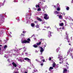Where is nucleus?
<instances>
[{
	"label": "nucleus",
	"mask_w": 73,
	"mask_h": 73,
	"mask_svg": "<svg viewBox=\"0 0 73 73\" xmlns=\"http://www.w3.org/2000/svg\"><path fill=\"white\" fill-rule=\"evenodd\" d=\"M66 9L67 11H69V7H67Z\"/></svg>",
	"instance_id": "nucleus-25"
},
{
	"label": "nucleus",
	"mask_w": 73,
	"mask_h": 73,
	"mask_svg": "<svg viewBox=\"0 0 73 73\" xmlns=\"http://www.w3.org/2000/svg\"><path fill=\"white\" fill-rule=\"evenodd\" d=\"M63 15L64 16H65V13L63 14Z\"/></svg>",
	"instance_id": "nucleus-48"
},
{
	"label": "nucleus",
	"mask_w": 73,
	"mask_h": 73,
	"mask_svg": "<svg viewBox=\"0 0 73 73\" xmlns=\"http://www.w3.org/2000/svg\"><path fill=\"white\" fill-rule=\"evenodd\" d=\"M40 52H43L44 51V49H43V48H42V47H40Z\"/></svg>",
	"instance_id": "nucleus-12"
},
{
	"label": "nucleus",
	"mask_w": 73,
	"mask_h": 73,
	"mask_svg": "<svg viewBox=\"0 0 73 73\" xmlns=\"http://www.w3.org/2000/svg\"><path fill=\"white\" fill-rule=\"evenodd\" d=\"M34 39H36V38H35Z\"/></svg>",
	"instance_id": "nucleus-61"
},
{
	"label": "nucleus",
	"mask_w": 73,
	"mask_h": 73,
	"mask_svg": "<svg viewBox=\"0 0 73 73\" xmlns=\"http://www.w3.org/2000/svg\"><path fill=\"white\" fill-rule=\"evenodd\" d=\"M1 50V48L0 47V50Z\"/></svg>",
	"instance_id": "nucleus-56"
},
{
	"label": "nucleus",
	"mask_w": 73,
	"mask_h": 73,
	"mask_svg": "<svg viewBox=\"0 0 73 73\" xmlns=\"http://www.w3.org/2000/svg\"><path fill=\"white\" fill-rule=\"evenodd\" d=\"M59 60L60 61L61 60V59H60Z\"/></svg>",
	"instance_id": "nucleus-57"
},
{
	"label": "nucleus",
	"mask_w": 73,
	"mask_h": 73,
	"mask_svg": "<svg viewBox=\"0 0 73 73\" xmlns=\"http://www.w3.org/2000/svg\"><path fill=\"white\" fill-rule=\"evenodd\" d=\"M69 45H71V44H70V43H69Z\"/></svg>",
	"instance_id": "nucleus-46"
},
{
	"label": "nucleus",
	"mask_w": 73,
	"mask_h": 73,
	"mask_svg": "<svg viewBox=\"0 0 73 73\" xmlns=\"http://www.w3.org/2000/svg\"><path fill=\"white\" fill-rule=\"evenodd\" d=\"M24 73H27V72H25Z\"/></svg>",
	"instance_id": "nucleus-49"
},
{
	"label": "nucleus",
	"mask_w": 73,
	"mask_h": 73,
	"mask_svg": "<svg viewBox=\"0 0 73 73\" xmlns=\"http://www.w3.org/2000/svg\"><path fill=\"white\" fill-rule=\"evenodd\" d=\"M64 29V27H62V29H63H63Z\"/></svg>",
	"instance_id": "nucleus-43"
},
{
	"label": "nucleus",
	"mask_w": 73,
	"mask_h": 73,
	"mask_svg": "<svg viewBox=\"0 0 73 73\" xmlns=\"http://www.w3.org/2000/svg\"><path fill=\"white\" fill-rule=\"evenodd\" d=\"M41 42H39L38 43H37L36 44V45H41Z\"/></svg>",
	"instance_id": "nucleus-16"
},
{
	"label": "nucleus",
	"mask_w": 73,
	"mask_h": 73,
	"mask_svg": "<svg viewBox=\"0 0 73 73\" xmlns=\"http://www.w3.org/2000/svg\"><path fill=\"white\" fill-rule=\"evenodd\" d=\"M43 58H44V57L43 56L41 57L40 58V60H42L41 61H42V62H45V59H44L42 60L43 59Z\"/></svg>",
	"instance_id": "nucleus-7"
},
{
	"label": "nucleus",
	"mask_w": 73,
	"mask_h": 73,
	"mask_svg": "<svg viewBox=\"0 0 73 73\" xmlns=\"http://www.w3.org/2000/svg\"><path fill=\"white\" fill-rule=\"evenodd\" d=\"M23 33H24H24H25V32H24V31H23Z\"/></svg>",
	"instance_id": "nucleus-42"
},
{
	"label": "nucleus",
	"mask_w": 73,
	"mask_h": 73,
	"mask_svg": "<svg viewBox=\"0 0 73 73\" xmlns=\"http://www.w3.org/2000/svg\"><path fill=\"white\" fill-rule=\"evenodd\" d=\"M62 17V15H61L59 16V19H61Z\"/></svg>",
	"instance_id": "nucleus-17"
},
{
	"label": "nucleus",
	"mask_w": 73,
	"mask_h": 73,
	"mask_svg": "<svg viewBox=\"0 0 73 73\" xmlns=\"http://www.w3.org/2000/svg\"><path fill=\"white\" fill-rule=\"evenodd\" d=\"M39 3H40V4H43V2H39Z\"/></svg>",
	"instance_id": "nucleus-34"
},
{
	"label": "nucleus",
	"mask_w": 73,
	"mask_h": 73,
	"mask_svg": "<svg viewBox=\"0 0 73 73\" xmlns=\"http://www.w3.org/2000/svg\"><path fill=\"white\" fill-rule=\"evenodd\" d=\"M52 60V58H50L49 60Z\"/></svg>",
	"instance_id": "nucleus-41"
},
{
	"label": "nucleus",
	"mask_w": 73,
	"mask_h": 73,
	"mask_svg": "<svg viewBox=\"0 0 73 73\" xmlns=\"http://www.w3.org/2000/svg\"><path fill=\"white\" fill-rule=\"evenodd\" d=\"M66 65H69L68 64V62H66Z\"/></svg>",
	"instance_id": "nucleus-44"
},
{
	"label": "nucleus",
	"mask_w": 73,
	"mask_h": 73,
	"mask_svg": "<svg viewBox=\"0 0 73 73\" xmlns=\"http://www.w3.org/2000/svg\"><path fill=\"white\" fill-rule=\"evenodd\" d=\"M35 9H36V8H35Z\"/></svg>",
	"instance_id": "nucleus-62"
},
{
	"label": "nucleus",
	"mask_w": 73,
	"mask_h": 73,
	"mask_svg": "<svg viewBox=\"0 0 73 73\" xmlns=\"http://www.w3.org/2000/svg\"><path fill=\"white\" fill-rule=\"evenodd\" d=\"M53 69V67H50L49 69V70L50 71H51V69Z\"/></svg>",
	"instance_id": "nucleus-18"
},
{
	"label": "nucleus",
	"mask_w": 73,
	"mask_h": 73,
	"mask_svg": "<svg viewBox=\"0 0 73 73\" xmlns=\"http://www.w3.org/2000/svg\"><path fill=\"white\" fill-rule=\"evenodd\" d=\"M52 34V32L50 31H49L48 33V37L49 38H50V36H52V35H51V34Z\"/></svg>",
	"instance_id": "nucleus-5"
},
{
	"label": "nucleus",
	"mask_w": 73,
	"mask_h": 73,
	"mask_svg": "<svg viewBox=\"0 0 73 73\" xmlns=\"http://www.w3.org/2000/svg\"><path fill=\"white\" fill-rule=\"evenodd\" d=\"M58 58H60V57H58Z\"/></svg>",
	"instance_id": "nucleus-59"
},
{
	"label": "nucleus",
	"mask_w": 73,
	"mask_h": 73,
	"mask_svg": "<svg viewBox=\"0 0 73 73\" xmlns=\"http://www.w3.org/2000/svg\"><path fill=\"white\" fill-rule=\"evenodd\" d=\"M43 65H44V64L42 63L40 64V65H41V66H42Z\"/></svg>",
	"instance_id": "nucleus-39"
},
{
	"label": "nucleus",
	"mask_w": 73,
	"mask_h": 73,
	"mask_svg": "<svg viewBox=\"0 0 73 73\" xmlns=\"http://www.w3.org/2000/svg\"><path fill=\"white\" fill-rule=\"evenodd\" d=\"M28 41H29V42H30V41H31V39H30V38H28L27 39V40Z\"/></svg>",
	"instance_id": "nucleus-27"
},
{
	"label": "nucleus",
	"mask_w": 73,
	"mask_h": 73,
	"mask_svg": "<svg viewBox=\"0 0 73 73\" xmlns=\"http://www.w3.org/2000/svg\"><path fill=\"white\" fill-rule=\"evenodd\" d=\"M55 65H56V64H55L54 63L52 64L53 67H54H54H55Z\"/></svg>",
	"instance_id": "nucleus-20"
},
{
	"label": "nucleus",
	"mask_w": 73,
	"mask_h": 73,
	"mask_svg": "<svg viewBox=\"0 0 73 73\" xmlns=\"http://www.w3.org/2000/svg\"><path fill=\"white\" fill-rule=\"evenodd\" d=\"M19 61H20V62H22V60H21V59H20L19 60Z\"/></svg>",
	"instance_id": "nucleus-37"
},
{
	"label": "nucleus",
	"mask_w": 73,
	"mask_h": 73,
	"mask_svg": "<svg viewBox=\"0 0 73 73\" xmlns=\"http://www.w3.org/2000/svg\"><path fill=\"white\" fill-rule=\"evenodd\" d=\"M44 16H45L44 17H46L47 16H48V15L46 14H45Z\"/></svg>",
	"instance_id": "nucleus-32"
},
{
	"label": "nucleus",
	"mask_w": 73,
	"mask_h": 73,
	"mask_svg": "<svg viewBox=\"0 0 73 73\" xmlns=\"http://www.w3.org/2000/svg\"><path fill=\"white\" fill-rule=\"evenodd\" d=\"M44 19H45V20H48V19H49V16L44 17Z\"/></svg>",
	"instance_id": "nucleus-10"
},
{
	"label": "nucleus",
	"mask_w": 73,
	"mask_h": 73,
	"mask_svg": "<svg viewBox=\"0 0 73 73\" xmlns=\"http://www.w3.org/2000/svg\"><path fill=\"white\" fill-rule=\"evenodd\" d=\"M36 8H37V7H38V8H39L40 7V6L39 5H36Z\"/></svg>",
	"instance_id": "nucleus-26"
},
{
	"label": "nucleus",
	"mask_w": 73,
	"mask_h": 73,
	"mask_svg": "<svg viewBox=\"0 0 73 73\" xmlns=\"http://www.w3.org/2000/svg\"><path fill=\"white\" fill-rule=\"evenodd\" d=\"M66 67L67 69H69V67H68V66H66Z\"/></svg>",
	"instance_id": "nucleus-38"
},
{
	"label": "nucleus",
	"mask_w": 73,
	"mask_h": 73,
	"mask_svg": "<svg viewBox=\"0 0 73 73\" xmlns=\"http://www.w3.org/2000/svg\"><path fill=\"white\" fill-rule=\"evenodd\" d=\"M0 46H2V45H0Z\"/></svg>",
	"instance_id": "nucleus-52"
},
{
	"label": "nucleus",
	"mask_w": 73,
	"mask_h": 73,
	"mask_svg": "<svg viewBox=\"0 0 73 73\" xmlns=\"http://www.w3.org/2000/svg\"><path fill=\"white\" fill-rule=\"evenodd\" d=\"M24 48H25V47H23V49H24Z\"/></svg>",
	"instance_id": "nucleus-51"
},
{
	"label": "nucleus",
	"mask_w": 73,
	"mask_h": 73,
	"mask_svg": "<svg viewBox=\"0 0 73 73\" xmlns=\"http://www.w3.org/2000/svg\"><path fill=\"white\" fill-rule=\"evenodd\" d=\"M54 13L55 14V15H57V14L58 15V14H59V12L57 11H54Z\"/></svg>",
	"instance_id": "nucleus-11"
},
{
	"label": "nucleus",
	"mask_w": 73,
	"mask_h": 73,
	"mask_svg": "<svg viewBox=\"0 0 73 73\" xmlns=\"http://www.w3.org/2000/svg\"><path fill=\"white\" fill-rule=\"evenodd\" d=\"M58 8H57V11H60V8L58 7Z\"/></svg>",
	"instance_id": "nucleus-24"
},
{
	"label": "nucleus",
	"mask_w": 73,
	"mask_h": 73,
	"mask_svg": "<svg viewBox=\"0 0 73 73\" xmlns=\"http://www.w3.org/2000/svg\"><path fill=\"white\" fill-rule=\"evenodd\" d=\"M64 39H67V40H68V42H70V39H69L68 35H65L64 37Z\"/></svg>",
	"instance_id": "nucleus-2"
},
{
	"label": "nucleus",
	"mask_w": 73,
	"mask_h": 73,
	"mask_svg": "<svg viewBox=\"0 0 73 73\" xmlns=\"http://www.w3.org/2000/svg\"><path fill=\"white\" fill-rule=\"evenodd\" d=\"M73 48H71L70 49L68 50V51L67 53L68 54H69V53L70 54L72 53V52L73 51Z\"/></svg>",
	"instance_id": "nucleus-1"
},
{
	"label": "nucleus",
	"mask_w": 73,
	"mask_h": 73,
	"mask_svg": "<svg viewBox=\"0 0 73 73\" xmlns=\"http://www.w3.org/2000/svg\"><path fill=\"white\" fill-rule=\"evenodd\" d=\"M35 26V24L31 23V26L32 27H34Z\"/></svg>",
	"instance_id": "nucleus-15"
},
{
	"label": "nucleus",
	"mask_w": 73,
	"mask_h": 73,
	"mask_svg": "<svg viewBox=\"0 0 73 73\" xmlns=\"http://www.w3.org/2000/svg\"><path fill=\"white\" fill-rule=\"evenodd\" d=\"M34 23H38V22L37 21H34Z\"/></svg>",
	"instance_id": "nucleus-36"
},
{
	"label": "nucleus",
	"mask_w": 73,
	"mask_h": 73,
	"mask_svg": "<svg viewBox=\"0 0 73 73\" xmlns=\"http://www.w3.org/2000/svg\"><path fill=\"white\" fill-rule=\"evenodd\" d=\"M41 8H38V9L37 10V11H41Z\"/></svg>",
	"instance_id": "nucleus-23"
},
{
	"label": "nucleus",
	"mask_w": 73,
	"mask_h": 73,
	"mask_svg": "<svg viewBox=\"0 0 73 73\" xmlns=\"http://www.w3.org/2000/svg\"><path fill=\"white\" fill-rule=\"evenodd\" d=\"M60 64H61V62H60Z\"/></svg>",
	"instance_id": "nucleus-58"
},
{
	"label": "nucleus",
	"mask_w": 73,
	"mask_h": 73,
	"mask_svg": "<svg viewBox=\"0 0 73 73\" xmlns=\"http://www.w3.org/2000/svg\"><path fill=\"white\" fill-rule=\"evenodd\" d=\"M15 73H19V72H15Z\"/></svg>",
	"instance_id": "nucleus-55"
},
{
	"label": "nucleus",
	"mask_w": 73,
	"mask_h": 73,
	"mask_svg": "<svg viewBox=\"0 0 73 73\" xmlns=\"http://www.w3.org/2000/svg\"><path fill=\"white\" fill-rule=\"evenodd\" d=\"M3 6L4 5V4L3 3H0V7H1V6Z\"/></svg>",
	"instance_id": "nucleus-21"
},
{
	"label": "nucleus",
	"mask_w": 73,
	"mask_h": 73,
	"mask_svg": "<svg viewBox=\"0 0 73 73\" xmlns=\"http://www.w3.org/2000/svg\"><path fill=\"white\" fill-rule=\"evenodd\" d=\"M27 43H29V42L28 41L26 40H23L22 42H21V43L22 44H24L25 43H27Z\"/></svg>",
	"instance_id": "nucleus-3"
},
{
	"label": "nucleus",
	"mask_w": 73,
	"mask_h": 73,
	"mask_svg": "<svg viewBox=\"0 0 73 73\" xmlns=\"http://www.w3.org/2000/svg\"><path fill=\"white\" fill-rule=\"evenodd\" d=\"M64 25V23H60L59 24V26L60 27H62Z\"/></svg>",
	"instance_id": "nucleus-13"
},
{
	"label": "nucleus",
	"mask_w": 73,
	"mask_h": 73,
	"mask_svg": "<svg viewBox=\"0 0 73 73\" xmlns=\"http://www.w3.org/2000/svg\"><path fill=\"white\" fill-rule=\"evenodd\" d=\"M60 29H62V27H60Z\"/></svg>",
	"instance_id": "nucleus-47"
},
{
	"label": "nucleus",
	"mask_w": 73,
	"mask_h": 73,
	"mask_svg": "<svg viewBox=\"0 0 73 73\" xmlns=\"http://www.w3.org/2000/svg\"><path fill=\"white\" fill-rule=\"evenodd\" d=\"M66 60H67V59H66Z\"/></svg>",
	"instance_id": "nucleus-64"
},
{
	"label": "nucleus",
	"mask_w": 73,
	"mask_h": 73,
	"mask_svg": "<svg viewBox=\"0 0 73 73\" xmlns=\"http://www.w3.org/2000/svg\"><path fill=\"white\" fill-rule=\"evenodd\" d=\"M25 60H27L28 61V62H30L31 61V59H29L28 58H25Z\"/></svg>",
	"instance_id": "nucleus-8"
},
{
	"label": "nucleus",
	"mask_w": 73,
	"mask_h": 73,
	"mask_svg": "<svg viewBox=\"0 0 73 73\" xmlns=\"http://www.w3.org/2000/svg\"><path fill=\"white\" fill-rule=\"evenodd\" d=\"M67 71L68 70H67V69L64 68L63 71V73H67Z\"/></svg>",
	"instance_id": "nucleus-4"
},
{
	"label": "nucleus",
	"mask_w": 73,
	"mask_h": 73,
	"mask_svg": "<svg viewBox=\"0 0 73 73\" xmlns=\"http://www.w3.org/2000/svg\"><path fill=\"white\" fill-rule=\"evenodd\" d=\"M64 59H65V58L64 57Z\"/></svg>",
	"instance_id": "nucleus-60"
},
{
	"label": "nucleus",
	"mask_w": 73,
	"mask_h": 73,
	"mask_svg": "<svg viewBox=\"0 0 73 73\" xmlns=\"http://www.w3.org/2000/svg\"><path fill=\"white\" fill-rule=\"evenodd\" d=\"M72 21H73V20H72Z\"/></svg>",
	"instance_id": "nucleus-63"
},
{
	"label": "nucleus",
	"mask_w": 73,
	"mask_h": 73,
	"mask_svg": "<svg viewBox=\"0 0 73 73\" xmlns=\"http://www.w3.org/2000/svg\"><path fill=\"white\" fill-rule=\"evenodd\" d=\"M24 36L25 35H24V34H21V36Z\"/></svg>",
	"instance_id": "nucleus-31"
},
{
	"label": "nucleus",
	"mask_w": 73,
	"mask_h": 73,
	"mask_svg": "<svg viewBox=\"0 0 73 73\" xmlns=\"http://www.w3.org/2000/svg\"><path fill=\"white\" fill-rule=\"evenodd\" d=\"M33 73H35V72H36V71H35V70H33Z\"/></svg>",
	"instance_id": "nucleus-35"
},
{
	"label": "nucleus",
	"mask_w": 73,
	"mask_h": 73,
	"mask_svg": "<svg viewBox=\"0 0 73 73\" xmlns=\"http://www.w3.org/2000/svg\"><path fill=\"white\" fill-rule=\"evenodd\" d=\"M72 59H73V56H72Z\"/></svg>",
	"instance_id": "nucleus-45"
},
{
	"label": "nucleus",
	"mask_w": 73,
	"mask_h": 73,
	"mask_svg": "<svg viewBox=\"0 0 73 73\" xmlns=\"http://www.w3.org/2000/svg\"><path fill=\"white\" fill-rule=\"evenodd\" d=\"M33 36H34V35H32V37H33Z\"/></svg>",
	"instance_id": "nucleus-53"
},
{
	"label": "nucleus",
	"mask_w": 73,
	"mask_h": 73,
	"mask_svg": "<svg viewBox=\"0 0 73 73\" xmlns=\"http://www.w3.org/2000/svg\"><path fill=\"white\" fill-rule=\"evenodd\" d=\"M59 49H60V48H58L56 49V51L58 52V50H59Z\"/></svg>",
	"instance_id": "nucleus-29"
},
{
	"label": "nucleus",
	"mask_w": 73,
	"mask_h": 73,
	"mask_svg": "<svg viewBox=\"0 0 73 73\" xmlns=\"http://www.w3.org/2000/svg\"><path fill=\"white\" fill-rule=\"evenodd\" d=\"M47 28H49V27H47Z\"/></svg>",
	"instance_id": "nucleus-50"
},
{
	"label": "nucleus",
	"mask_w": 73,
	"mask_h": 73,
	"mask_svg": "<svg viewBox=\"0 0 73 73\" xmlns=\"http://www.w3.org/2000/svg\"><path fill=\"white\" fill-rule=\"evenodd\" d=\"M65 33H66V36H68V32H65Z\"/></svg>",
	"instance_id": "nucleus-30"
},
{
	"label": "nucleus",
	"mask_w": 73,
	"mask_h": 73,
	"mask_svg": "<svg viewBox=\"0 0 73 73\" xmlns=\"http://www.w3.org/2000/svg\"><path fill=\"white\" fill-rule=\"evenodd\" d=\"M35 27L36 28H39V27H40V26L38 25V24H37L36 25H35Z\"/></svg>",
	"instance_id": "nucleus-14"
},
{
	"label": "nucleus",
	"mask_w": 73,
	"mask_h": 73,
	"mask_svg": "<svg viewBox=\"0 0 73 73\" xmlns=\"http://www.w3.org/2000/svg\"><path fill=\"white\" fill-rule=\"evenodd\" d=\"M56 5L54 6V7H55V8H56Z\"/></svg>",
	"instance_id": "nucleus-40"
},
{
	"label": "nucleus",
	"mask_w": 73,
	"mask_h": 73,
	"mask_svg": "<svg viewBox=\"0 0 73 73\" xmlns=\"http://www.w3.org/2000/svg\"><path fill=\"white\" fill-rule=\"evenodd\" d=\"M7 61H8V62H11V61H10V60H9V59H7Z\"/></svg>",
	"instance_id": "nucleus-33"
},
{
	"label": "nucleus",
	"mask_w": 73,
	"mask_h": 73,
	"mask_svg": "<svg viewBox=\"0 0 73 73\" xmlns=\"http://www.w3.org/2000/svg\"><path fill=\"white\" fill-rule=\"evenodd\" d=\"M33 46L34 48H37L38 46L37 45H36L35 44H34L33 45Z\"/></svg>",
	"instance_id": "nucleus-19"
},
{
	"label": "nucleus",
	"mask_w": 73,
	"mask_h": 73,
	"mask_svg": "<svg viewBox=\"0 0 73 73\" xmlns=\"http://www.w3.org/2000/svg\"><path fill=\"white\" fill-rule=\"evenodd\" d=\"M8 47V46H7V45H5V46L3 48L4 49H5L6 48H7Z\"/></svg>",
	"instance_id": "nucleus-22"
},
{
	"label": "nucleus",
	"mask_w": 73,
	"mask_h": 73,
	"mask_svg": "<svg viewBox=\"0 0 73 73\" xmlns=\"http://www.w3.org/2000/svg\"><path fill=\"white\" fill-rule=\"evenodd\" d=\"M59 16H60V15H57V16H58V17H59Z\"/></svg>",
	"instance_id": "nucleus-54"
},
{
	"label": "nucleus",
	"mask_w": 73,
	"mask_h": 73,
	"mask_svg": "<svg viewBox=\"0 0 73 73\" xmlns=\"http://www.w3.org/2000/svg\"><path fill=\"white\" fill-rule=\"evenodd\" d=\"M60 5H59V3H58L57 5V7H60Z\"/></svg>",
	"instance_id": "nucleus-28"
},
{
	"label": "nucleus",
	"mask_w": 73,
	"mask_h": 73,
	"mask_svg": "<svg viewBox=\"0 0 73 73\" xmlns=\"http://www.w3.org/2000/svg\"><path fill=\"white\" fill-rule=\"evenodd\" d=\"M12 65H13V66H15V68H16L17 67V64H15V62H13L12 63Z\"/></svg>",
	"instance_id": "nucleus-6"
},
{
	"label": "nucleus",
	"mask_w": 73,
	"mask_h": 73,
	"mask_svg": "<svg viewBox=\"0 0 73 73\" xmlns=\"http://www.w3.org/2000/svg\"><path fill=\"white\" fill-rule=\"evenodd\" d=\"M37 20L38 21H42V19H41V18L38 17H37Z\"/></svg>",
	"instance_id": "nucleus-9"
}]
</instances>
